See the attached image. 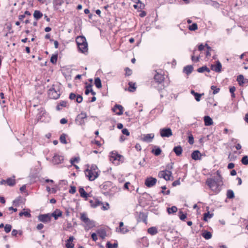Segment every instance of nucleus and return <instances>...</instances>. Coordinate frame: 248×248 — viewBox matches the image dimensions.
<instances>
[{
    "instance_id": "20",
    "label": "nucleus",
    "mask_w": 248,
    "mask_h": 248,
    "mask_svg": "<svg viewBox=\"0 0 248 248\" xmlns=\"http://www.w3.org/2000/svg\"><path fill=\"white\" fill-rule=\"evenodd\" d=\"M203 120L206 126H210L213 124V120L208 116H204Z\"/></svg>"
},
{
    "instance_id": "40",
    "label": "nucleus",
    "mask_w": 248,
    "mask_h": 248,
    "mask_svg": "<svg viewBox=\"0 0 248 248\" xmlns=\"http://www.w3.org/2000/svg\"><path fill=\"white\" fill-rule=\"evenodd\" d=\"M60 141L63 144H66V135L64 134H62L60 138Z\"/></svg>"
},
{
    "instance_id": "2",
    "label": "nucleus",
    "mask_w": 248,
    "mask_h": 248,
    "mask_svg": "<svg viewBox=\"0 0 248 248\" xmlns=\"http://www.w3.org/2000/svg\"><path fill=\"white\" fill-rule=\"evenodd\" d=\"M206 185L213 191L218 192L219 191V186H220L213 178L207 179L206 181Z\"/></svg>"
},
{
    "instance_id": "11",
    "label": "nucleus",
    "mask_w": 248,
    "mask_h": 248,
    "mask_svg": "<svg viewBox=\"0 0 248 248\" xmlns=\"http://www.w3.org/2000/svg\"><path fill=\"white\" fill-rule=\"evenodd\" d=\"M113 111L118 115H121L123 113V108L121 105H116L112 109Z\"/></svg>"
},
{
    "instance_id": "23",
    "label": "nucleus",
    "mask_w": 248,
    "mask_h": 248,
    "mask_svg": "<svg viewBox=\"0 0 248 248\" xmlns=\"http://www.w3.org/2000/svg\"><path fill=\"white\" fill-rule=\"evenodd\" d=\"M217 177L215 179L217 183L220 186L222 185V178L219 170L217 171Z\"/></svg>"
},
{
    "instance_id": "28",
    "label": "nucleus",
    "mask_w": 248,
    "mask_h": 248,
    "mask_svg": "<svg viewBox=\"0 0 248 248\" xmlns=\"http://www.w3.org/2000/svg\"><path fill=\"white\" fill-rule=\"evenodd\" d=\"M79 193L80 195V196L83 198L87 199L89 196V194H88L82 187H80L79 189Z\"/></svg>"
},
{
    "instance_id": "43",
    "label": "nucleus",
    "mask_w": 248,
    "mask_h": 248,
    "mask_svg": "<svg viewBox=\"0 0 248 248\" xmlns=\"http://www.w3.org/2000/svg\"><path fill=\"white\" fill-rule=\"evenodd\" d=\"M188 29L190 31H195L198 29V26L196 23H193L191 25L189 26Z\"/></svg>"
},
{
    "instance_id": "61",
    "label": "nucleus",
    "mask_w": 248,
    "mask_h": 248,
    "mask_svg": "<svg viewBox=\"0 0 248 248\" xmlns=\"http://www.w3.org/2000/svg\"><path fill=\"white\" fill-rule=\"evenodd\" d=\"M18 233V232L17 230L14 229L12 231L11 234L13 236H16Z\"/></svg>"
},
{
    "instance_id": "41",
    "label": "nucleus",
    "mask_w": 248,
    "mask_h": 248,
    "mask_svg": "<svg viewBox=\"0 0 248 248\" xmlns=\"http://www.w3.org/2000/svg\"><path fill=\"white\" fill-rule=\"evenodd\" d=\"M129 88L128 90L130 92H134L136 90V87H135V83H133L132 82H130L129 83Z\"/></svg>"
},
{
    "instance_id": "24",
    "label": "nucleus",
    "mask_w": 248,
    "mask_h": 248,
    "mask_svg": "<svg viewBox=\"0 0 248 248\" xmlns=\"http://www.w3.org/2000/svg\"><path fill=\"white\" fill-rule=\"evenodd\" d=\"M144 4L142 3L140 0L136 2V4L133 5L135 9L138 10H141L144 8Z\"/></svg>"
},
{
    "instance_id": "14",
    "label": "nucleus",
    "mask_w": 248,
    "mask_h": 248,
    "mask_svg": "<svg viewBox=\"0 0 248 248\" xmlns=\"http://www.w3.org/2000/svg\"><path fill=\"white\" fill-rule=\"evenodd\" d=\"M154 138V134L151 133L146 135H144L143 137L141 138L143 141L150 142Z\"/></svg>"
},
{
    "instance_id": "12",
    "label": "nucleus",
    "mask_w": 248,
    "mask_h": 248,
    "mask_svg": "<svg viewBox=\"0 0 248 248\" xmlns=\"http://www.w3.org/2000/svg\"><path fill=\"white\" fill-rule=\"evenodd\" d=\"M221 67V64L218 61H217V64L216 65L212 64L211 66V69L216 72H220Z\"/></svg>"
},
{
    "instance_id": "57",
    "label": "nucleus",
    "mask_w": 248,
    "mask_h": 248,
    "mask_svg": "<svg viewBox=\"0 0 248 248\" xmlns=\"http://www.w3.org/2000/svg\"><path fill=\"white\" fill-rule=\"evenodd\" d=\"M188 142L190 144H193L194 143V138L192 135L188 137Z\"/></svg>"
},
{
    "instance_id": "7",
    "label": "nucleus",
    "mask_w": 248,
    "mask_h": 248,
    "mask_svg": "<svg viewBox=\"0 0 248 248\" xmlns=\"http://www.w3.org/2000/svg\"><path fill=\"white\" fill-rule=\"evenodd\" d=\"M80 216L81 220L86 223L87 226H89V228L92 227L94 226L93 222L90 220L85 213H81Z\"/></svg>"
},
{
    "instance_id": "60",
    "label": "nucleus",
    "mask_w": 248,
    "mask_h": 248,
    "mask_svg": "<svg viewBox=\"0 0 248 248\" xmlns=\"http://www.w3.org/2000/svg\"><path fill=\"white\" fill-rule=\"evenodd\" d=\"M76 94L74 93H71L69 95V98L71 100H74L76 98Z\"/></svg>"
},
{
    "instance_id": "39",
    "label": "nucleus",
    "mask_w": 248,
    "mask_h": 248,
    "mask_svg": "<svg viewBox=\"0 0 248 248\" xmlns=\"http://www.w3.org/2000/svg\"><path fill=\"white\" fill-rule=\"evenodd\" d=\"M227 196L228 198L229 199H232L234 197V193L232 190H228L227 191Z\"/></svg>"
},
{
    "instance_id": "33",
    "label": "nucleus",
    "mask_w": 248,
    "mask_h": 248,
    "mask_svg": "<svg viewBox=\"0 0 248 248\" xmlns=\"http://www.w3.org/2000/svg\"><path fill=\"white\" fill-rule=\"evenodd\" d=\"M177 208L175 206H173L170 208H167V211L169 214L175 213L177 212Z\"/></svg>"
},
{
    "instance_id": "13",
    "label": "nucleus",
    "mask_w": 248,
    "mask_h": 248,
    "mask_svg": "<svg viewBox=\"0 0 248 248\" xmlns=\"http://www.w3.org/2000/svg\"><path fill=\"white\" fill-rule=\"evenodd\" d=\"M237 81L238 82L240 86H242L244 84H248V79L244 78V77L242 75H240L237 77Z\"/></svg>"
},
{
    "instance_id": "10",
    "label": "nucleus",
    "mask_w": 248,
    "mask_h": 248,
    "mask_svg": "<svg viewBox=\"0 0 248 248\" xmlns=\"http://www.w3.org/2000/svg\"><path fill=\"white\" fill-rule=\"evenodd\" d=\"M63 160L62 156L55 155L52 158V162L55 164H59L62 162Z\"/></svg>"
},
{
    "instance_id": "19",
    "label": "nucleus",
    "mask_w": 248,
    "mask_h": 248,
    "mask_svg": "<svg viewBox=\"0 0 248 248\" xmlns=\"http://www.w3.org/2000/svg\"><path fill=\"white\" fill-rule=\"evenodd\" d=\"M74 239V237L73 236H71L69 239L66 241V247L67 248H74V244L72 243Z\"/></svg>"
},
{
    "instance_id": "46",
    "label": "nucleus",
    "mask_w": 248,
    "mask_h": 248,
    "mask_svg": "<svg viewBox=\"0 0 248 248\" xmlns=\"http://www.w3.org/2000/svg\"><path fill=\"white\" fill-rule=\"evenodd\" d=\"M213 214H210L209 212H208L204 214V219H203L204 221H207V218H211L213 217Z\"/></svg>"
},
{
    "instance_id": "6",
    "label": "nucleus",
    "mask_w": 248,
    "mask_h": 248,
    "mask_svg": "<svg viewBox=\"0 0 248 248\" xmlns=\"http://www.w3.org/2000/svg\"><path fill=\"white\" fill-rule=\"evenodd\" d=\"M160 134L163 138H169L172 135V132L170 128H163L160 129Z\"/></svg>"
},
{
    "instance_id": "64",
    "label": "nucleus",
    "mask_w": 248,
    "mask_h": 248,
    "mask_svg": "<svg viewBox=\"0 0 248 248\" xmlns=\"http://www.w3.org/2000/svg\"><path fill=\"white\" fill-rule=\"evenodd\" d=\"M135 148L137 151H140L141 150V147L139 143H137L135 145Z\"/></svg>"
},
{
    "instance_id": "34",
    "label": "nucleus",
    "mask_w": 248,
    "mask_h": 248,
    "mask_svg": "<svg viewBox=\"0 0 248 248\" xmlns=\"http://www.w3.org/2000/svg\"><path fill=\"white\" fill-rule=\"evenodd\" d=\"M202 236L205 239H209L212 237V234L209 232H205L202 234Z\"/></svg>"
},
{
    "instance_id": "54",
    "label": "nucleus",
    "mask_w": 248,
    "mask_h": 248,
    "mask_svg": "<svg viewBox=\"0 0 248 248\" xmlns=\"http://www.w3.org/2000/svg\"><path fill=\"white\" fill-rule=\"evenodd\" d=\"M79 160V158L78 157H75L73 158H71L70 159V163L72 165H74V162H78Z\"/></svg>"
},
{
    "instance_id": "35",
    "label": "nucleus",
    "mask_w": 248,
    "mask_h": 248,
    "mask_svg": "<svg viewBox=\"0 0 248 248\" xmlns=\"http://www.w3.org/2000/svg\"><path fill=\"white\" fill-rule=\"evenodd\" d=\"M6 183L8 186H13L15 184V180L14 178H9L6 180Z\"/></svg>"
},
{
    "instance_id": "50",
    "label": "nucleus",
    "mask_w": 248,
    "mask_h": 248,
    "mask_svg": "<svg viewBox=\"0 0 248 248\" xmlns=\"http://www.w3.org/2000/svg\"><path fill=\"white\" fill-rule=\"evenodd\" d=\"M57 61V55H53L50 59V62L53 63H56Z\"/></svg>"
},
{
    "instance_id": "9",
    "label": "nucleus",
    "mask_w": 248,
    "mask_h": 248,
    "mask_svg": "<svg viewBox=\"0 0 248 248\" xmlns=\"http://www.w3.org/2000/svg\"><path fill=\"white\" fill-rule=\"evenodd\" d=\"M38 219L44 223L49 222L51 220V216L48 214L40 215L38 216Z\"/></svg>"
},
{
    "instance_id": "38",
    "label": "nucleus",
    "mask_w": 248,
    "mask_h": 248,
    "mask_svg": "<svg viewBox=\"0 0 248 248\" xmlns=\"http://www.w3.org/2000/svg\"><path fill=\"white\" fill-rule=\"evenodd\" d=\"M106 247L107 248H117L118 244L114 243L113 245H112L109 242H108L106 244Z\"/></svg>"
},
{
    "instance_id": "22",
    "label": "nucleus",
    "mask_w": 248,
    "mask_h": 248,
    "mask_svg": "<svg viewBox=\"0 0 248 248\" xmlns=\"http://www.w3.org/2000/svg\"><path fill=\"white\" fill-rule=\"evenodd\" d=\"M173 151L177 156H180L182 154L183 149L182 147L179 145L174 147Z\"/></svg>"
},
{
    "instance_id": "45",
    "label": "nucleus",
    "mask_w": 248,
    "mask_h": 248,
    "mask_svg": "<svg viewBox=\"0 0 248 248\" xmlns=\"http://www.w3.org/2000/svg\"><path fill=\"white\" fill-rule=\"evenodd\" d=\"M92 85L91 84H89L87 86H86V90H85V94L86 95H88L90 93H91V90H92Z\"/></svg>"
},
{
    "instance_id": "8",
    "label": "nucleus",
    "mask_w": 248,
    "mask_h": 248,
    "mask_svg": "<svg viewBox=\"0 0 248 248\" xmlns=\"http://www.w3.org/2000/svg\"><path fill=\"white\" fill-rule=\"evenodd\" d=\"M156 179L153 177H149L147 178L145 181V185L149 187H152L154 186L156 183Z\"/></svg>"
},
{
    "instance_id": "17",
    "label": "nucleus",
    "mask_w": 248,
    "mask_h": 248,
    "mask_svg": "<svg viewBox=\"0 0 248 248\" xmlns=\"http://www.w3.org/2000/svg\"><path fill=\"white\" fill-rule=\"evenodd\" d=\"M121 155L118 154L116 152H112L110 155V160L111 161L119 160Z\"/></svg>"
},
{
    "instance_id": "18",
    "label": "nucleus",
    "mask_w": 248,
    "mask_h": 248,
    "mask_svg": "<svg viewBox=\"0 0 248 248\" xmlns=\"http://www.w3.org/2000/svg\"><path fill=\"white\" fill-rule=\"evenodd\" d=\"M154 79L157 82L161 83L164 81V77L163 75L157 73L154 76Z\"/></svg>"
},
{
    "instance_id": "27",
    "label": "nucleus",
    "mask_w": 248,
    "mask_h": 248,
    "mask_svg": "<svg viewBox=\"0 0 248 248\" xmlns=\"http://www.w3.org/2000/svg\"><path fill=\"white\" fill-rule=\"evenodd\" d=\"M97 232V234L99 235V236L100 237L103 239H104L107 236L106 232L104 229L98 230Z\"/></svg>"
},
{
    "instance_id": "55",
    "label": "nucleus",
    "mask_w": 248,
    "mask_h": 248,
    "mask_svg": "<svg viewBox=\"0 0 248 248\" xmlns=\"http://www.w3.org/2000/svg\"><path fill=\"white\" fill-rule=\"evenodd\" d=\"M201 96H202L201 94H200L198 93H197L196 94H195L194 96H195V98L196 100L198 102L200 101L201 100Z\"/></svg>"
},
{
    "instance_id": "5",
    "label": "nucleus",
    "mask_w": 248,
    "mask_h": 248,
    "mask_svg": "<svg viewBox=\"0 0 248 248\" xmlns=\"http://www.w3.org/2000/svg\"><path fill=\"white\" fill-rule=\"evenodd\" d=\"M87 117V114L84 112H81L78 114L76 119V122L77 124L80 125H85V122L84 119Z\"/></svg>"
},
{
    "instance_id": "25",
    "label": "nucleus",
    "mask_w": 248,
    "mask_h": 248,
    "mask_svg": "<svg viewBox=\"0 0 248 248\" xmlns=\"http://www.w3.org/2000/svg\"><path fill=\"white\" fill-rule=\"evenodd\" d=\"M62 215V212L60 210L57 209L52 214V217H53L55 219H57L58 218Z\"/></svg>"
},
{
    "instance_id": "15",
    "label": "nucleus",
    "mask_w": 248,
    "mask_h": 248,
    "mask_svg": "<svg viewBox=\"0 0 248 248\" xmlns=\"http://www.w3.org/2000/svg\"><path fill=\"white\" fill-rule=\"evenodd\" d=\"M79 50L82 53H85L88 51V44L86 42L78 45Z\"/></svg>"
},
{
    "instance_id": "36",
    "label": "nucleus",
    "mask_w": 248,
    "mask_h": 248,
    "mask_svg": "<svg viewBox=\"0 0 248 248\" xmlns=\"http://www.w3.org/2000/svg\"><path fill=\"white\" fill-rule=\"evenodd\" d=\"M207 71V72H210V70L209 68H208L206 66H202L198 69L197 71L199 73H202L204 71Z\"/></svg>"
},
{
    "instance_id": "47",
    "label": "nucleus",
    "mask_w": 248,
    "mask_h": 248,
    "mask_svg": "<svg viewBox=\"0 0 248 248\" xmlns=\"http://www.w3.org/2000/svg\"><path fill=\"white\" fill-rule=\"evenodd\" d=\"M66 104H67V102L66 101H62L60 103L59 105H58L57 106V110H60L61 109L60 108V106H61V107H66Z\"/></svg>"
},
{
    "instance_id": "4",
    "label": "nucleus",
    "mask_w": 248,
    "mask_h": 248,
    "mask_svg": "<svg viewBox=\"0 0 248 248\" xmlns=\"http://www.w3.org/2000/svg\"><path fill=\"white\" fill-rule=\"evenodd\" d=\"M171 174L172 173L171 171L166 170H165L159 171L158 173V176L160 178H163L165 180L168 181L171 179L170 178L172 177Z\"/></svg>"
},
{
    "instance_id": "56",
    "label": "nucleus",
    "mask_w": 248,
    "mask_h": 248,
    "mask_svg": "<svg viewBox=\"0 0 248 248\" xmlns=\"http://www.w3.org/2000/svg\"><path fill=\"white\" fill-rule=\"evenodd\" d=\"M125 74L127 76H130L132 74V71L129 68L127 67L125 69Z\"/></svg>"
},
{
    "instance_id": "44",
    "label": "nucleus",
    "mask_w": 248,
    "mask_h": 248,
    "mask_svg": "<svg viewBox=\"0 0 248 248\" xmlns=\"http://www.w3.org/2000/svg\"><path fill=\"white\" fill-rule=\"evenodd\" d=\"M12 229V226L10 224H6L4 226V231L6 233L9 232Z\"/></svg>"
},
{
    "instance_id": "63",
    "label": "nucleus",
    "mask_w": 248,
    "mask_h": 248,
    "mask_svg": "<svg viewBox=\"0 0 248 248\" xmlns=\"http://www.w3.org/2000/svg\"><path fill=\"white\" fill-rule=\"evenodd\" d=\"M173 163H171L168 164L167 166V169H168L167 170H172L173 168Z\"/></svg>"
},
{
    "instance_id": "37",
    "label": "nucleus",
    "mask_w": 248,
    "mask_h": 248,
    "mask_svg": "<svg viewBox=\"0 0 248 248\" xmlns=\"http://www.w3.org/2000/svg\"><path fill=\"white\" fill-rule=\"evenodd\" d=\"M152 152L156 156H158L160 155L161 153V150L160 148L157 147L155 150H153Z\"/></svg>"
},
{
    "instance_id": "52",
    "label": "nucleus",
    "mask_w": 248,
    "mask_h": 248,
    "mask_svg": "<svg viewBox=\"0 0 248 248\" xmlns=\"http://www.w3.org/2000/svg\"><path fill=\"white\" fill-rule=\"evenodd\" d=\"M76 101L78 103L82 102V100H83L82 96L80 95H78L76 96Z\"/></svg>"
},
{
    "instance_id": "49",
    "label": "nucleus",
    "mask_w": 248,
    "mask_h": 248,
    "mask_svg": "<svg viewBox=\"0 0 248 248\" xmlns=\"http://www.w3.org/2000/svg\"><path fill=\"white\" fill-rule=\"evenodd\" d=\"M211 89L213 91V93L214 94H215L218 93L220 90L219 88H217L215 86H212L211 87Z\"/></svg>"
},
{
    "instance_id": "21",
    "label": "nucleus",
    "mask_w": 248,
    "mask_h": 248,
    "mask_svg": "<svg viewBox=\"0 0 248 248\" xmlns=\"http://www.w3.org/2000/svg\"><path fill=\"white\" fill-rule=\"evenodd\" d=\"M91 206L93 208L103 205V203L97 200H90Z\"/></svg>"
},
{
    "instance_id": "58",
    "label": "nucleus",
    "mask_w": 248,
    "mask_h": 248,
    "mask_svg": "<svg viewBox=\"0 0 248 248\" xmlns=\"http://www.w3.org/2000/svg\"><path fill=\"white\" fill-rule=\"evenodd\" d=\"M123 134L125 135L126 136H129L130 134V133L129 132L128 130L126 128H124L122 131Z\"/></svg>"
},
{
    "instance_id": "3",
    "label": "nucleus",
    "mask_w": 248,
    "mask_h": 248,
    "mask_svg": "<svg viewBox=\"0 0 248 248\" xmlns=\"http://www.w3.org/2000/svg\"><path fill=\"white\" fill-rule=\"evenodd\" d=\"M61 93L58 89L55 88L53 85L48 91V95L50 98L57 99L59 98Z\"/></svg>"
},
{
    "instance_id": "32",
    "label": "nucleus",
    "mask_w": 248,
    "mask_h": 248,
    "mask_svg": "<svg viewBox=\"0 0 248 248\" xmlns=\"http://www.w3.org/2000/svg\"><path fill=\"white\" fill-rule=\"evenodd\" d=\"M94 84L95 86L100 89L102 87L101 81L99 78H96L94 79Z\"/></svg>"
},
{
    "instance_id": "53",
    "label": "nucleus",
    "mask_w": 248,
    "mask_h": 248,
    "mask_svg": "<svg viewBox=\"0 0 248 248\" xmlns=\"http://www.w3.org/2000/svg\"><path fill=\"white\" fill-rule=\"evenodd\" d=\"M119 229H120V231L122 233H124V234L125 233L128 232V230L126 227H122V228H120Z\"/></svg>"
},
{
    "instance_id": "48",
    "label": "nucleus",
    "mask_w": 248,
    "mask_h": 248,
    "mask_svg": "<svg viewBox=\"0 0 248 248\" xmlns=\"http://www.w3.org/2000/svg\"><path fill=\"white\" fill-rule=\"evenodd\" d=\"M19 215L20 217H21L22 216H25L26 217H31L30 213L29 212H27V211L20 212L19 214Z\"/></svg>"
},
{
    "instance_id": "51",
    "label": "nucleus",
    "mask_w": 248,
    "mask_h": 248,
    "mask_svg": "<svg viewBox=\"0 0 248 248\" xmlns=\"http://www.w3.org/2000/svg\"><path fill=\"white\" fill-rule=\"evenodd\" d=\"M179 213H180L179 217H180V219L182 220H184L186 217V215L183 214L182 211H180L179 212Z\"/></svg>"
},
{
    "instance_id": "31",
    "label": "nucleus",
    "mask_w": 248,
    "mask_h": 248,
    "mask_svg": "<svg viewBox=\"0 0 248 248\" xmlns=\"http://www.w3.org/2000/svg\"><path fill=\"white\" fill-rule=\"evenodd\" d=\"M43 16V14L39 11L36 10L33 13V16L36 19L38 20L41 18Z\"/></svg>"
},
{
    "instance_id": "1",
    "label": "nucleus",
    "mask_w": 248,
    "mask_h": 248,
    "mask_svg": "<svg viewBox=\"0 0 248 248\" xmlns=\"http://www.w3.org/2000/svg\"><path fill=\"white\" fill-rule=\"evenodd\" d=\"M85 174L89 180H94L98 176L97 166L95 165L92 166L90 169H86Z\"/></svg>"
},
{
    "instance_id": "16",
    "label": "nucleus",
    "mask_w": 248,
    "mask_h": 248,
    "mask_svg": "<svg viewBox=\"0 0 248 248\" xmlns=\"http://www.w3.org/2000/svg\"><path fill=\"white\" fill-rule=\"evenodd\" d=\"M201 153L199 151L196 150L192 153L191 157L195 160H200L201 159Z\"/></svg>"
},
{
    "instance_id": "62",
    "label": "nucleus",
    "mask_w": 248,
    "mask_h": 248,
    "mask_svg": "<svg viewBox=\"0 0 248 248\" xmlns=\"http://www.w3.org/2000/svg\"><path fill=\"white\" fill-rule=\"evenodd\" d=\"M92 238L94 241H96L97 240V237L95 233H93L92 234Z\"/></svg>"
},
{
    "instance_id": "59",
    "label": "nucleus",
    "mask_w": 248,
    "mask_h": 248,
    "mask_svg": "<svg viewBox=\"0 0 248 248\" xmlns=\"http://www.w3.org/2000/svg\"><path fill=\"white\" fill-rule=\"evenodd\" d=\"M76 191V188L75 186H71V188L69 190V193L71 194H74Z\"/></svg>"
},
{
    "instance_id": "42",
    "label": "nucleus",
    "mask_w": 248,
    "mask_h": 248,
    "mask_svg": "<svg viewBox=\"0 0 248 248\" xmlns=\"http://www.w3.org/2000/svg\"><path fill=\"white\" fill-rule=\"evenodd\" d=\"M241 162L244 165H248V156L247 155L243 156L242 158Z\"/></svg>"
},
{
    "instance_id": "29",
    "label": "nucleus",
    "mask_w": 248,
    "mask_h": 248,
    "mask_svg": "<svg viewBox=\"0 0 248 248\" xmlns=\"http://www.w3.org/2000/svg\"><path fill=\"white\" fill-rule=\"evenodd\" d=\"M148 232L152 235H155L157 233V229L155 227H150L148 229Z\"/></svg>"
},
{
    "instance_id": "30",
    "label": "nucleus",
    "mask_w": 248,
    "mask_h": 248,
    "mask_svg": "<svg viewBox=\"0 0 248 248\" xmlns=\"http://www.w3.org/2000/svg\"><path fill=\"white\" fill-rule=\"evenodd\" d=\"M193 67L191 65H187L184 67V71L187 74L189 75L193 71Z\"/></svg>"
},
{
    "instance_id": "26",
    "label": "nucleus",
    "mask_w": 248,
    "mask_h": 248,
    "mask_svg": "<svg viewBox=\"0 0 248 248\" xmlns=\"http://www.w3.org/2000/svg\"><path fill=\"white\" fill-rule=\"evenodd\" d=\"M86 42V39L85 37L78 36L76 38V42L78 46L81 44H83Z\"/></svg>"
}]
</instances>
